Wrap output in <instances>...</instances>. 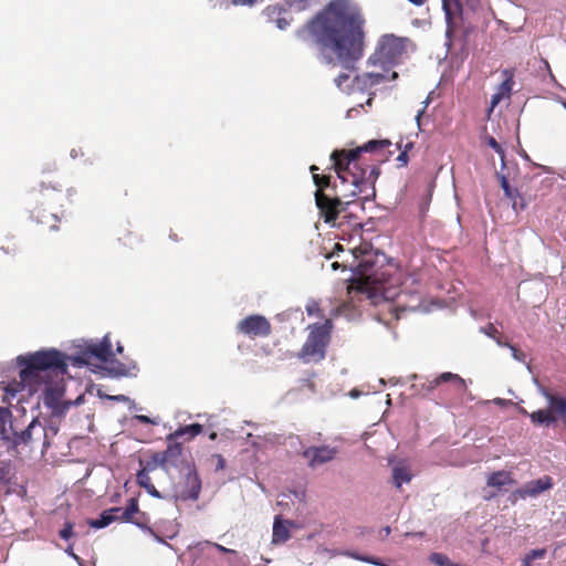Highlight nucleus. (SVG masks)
Masks as SVG:
<instances>
[{
  "label": "nucleus",
  "instance_id": "1",
  "mask_svg": "<svg viewBox=\"0 0 566 566\" xmlns=\"http://www.w3.org/2000/svg\"><path fill=\"white\" fill-rule=\"evenodd\" d=\"M365 19L353 0H332L307 25L297 31L301 39L306 34L319 46L322 59L327 64H339L346 72L334 80L345 93L354 90L367 91L388 81L384 73L368 72L353 76L355 63L364 53Z\"/></svg>",
  "mask_w": 566,
  "mask_h": 566
},
{
  "label": "nucleus",
  "instance_id": "2",
  "mask_svg": "<svg viewBox=\"0 0 566 566\" xmlns=\"http://www.w3.org/2000/svg\"><path fill=\"white\" fill-rule=\"evenodd\" d=\"M113 357L112 343L108 335L97 342H85L84 348L76 356L67 357L75 366L88 365L92 358L102 363ZM20 382L15 387L8 388V391L15 395L20 387L34 386L45 381L51 374L63 376L67 373L66 356L56 349L40 350L27 357L19 356Z\"/></svg>",
  "mask_w": 566,
  "mask_h": 566
},
{
  "label": "nucleus",
  "instance_id": "3",
  "mask_svg": "<svg viewBox=\"0 0 566 566\" xmlns=\"http://www.w3.org/2000/svg\"><path fill=\"white\" fill-rule=\"evenodd\" d=\"M389 145V140H369L356 149L334 150L331 154V160L337 176L343 180H347L346 172L349 171L352 174L354 190L350 192V196L364 195L365 198H369L375 195L374 184L379 175V169L377 167H361L358 161L359 156L361 153H371Z\"/></svg>",
  "mask_w": 566,
  "mask_h": 566
},
{
  "label": "nucleus",
  "instance_id": "4",
  "mask_svg": "<svg viewBox=\"0 0 566 566\" xmlns=\"http://www.w3.org/2000/svg\"><path fill=\"white\" fill-rule=\"evenodd\" d=\"M38 446H41L42 452L50 447L49 433L45 426L33 418L24 429L15 428L6 447L9 452L19 454L25 450H33Z\"/></svg>",
  "mask_w": 566,
  "mask_h": 566
},
{
  "label": "nucleus",
  "instance_id": "5",
  "mask_svg": "<svg viewBox=\"0 0 566 566\" xmlns=\"http://www.w3.org/2000/svg\"><path fill=\"white\" fill-rule=\"evenodd\" d=\"M316 170H318L316 166H311L314 184L318 188L315 192L316 206L325 218V221L331 222L335 220L340 212L345 211V206L348 205L349 201L344 202L339 197H333V185L331 184L329 176L317 175L315 174Z\"/></svg>",
  "mask_w": 566,
  "mask_h": 566
},
{
  "label": "nucleus",
  "instance_id": "6",
  "mask_svg": "<svg viewBox=\"0 0 566 566\" xmlns=\"http://www.w3.org/2000/svg\"><path fill=\"white\" fill-rule=\"evenodd\" d=\"M331 323L323 325H314L311 333L303 345L301 357L306 361L321 360L325 356V347L328 342Z\"/></svg>",
  "mask_w": 566,
  "mask_h": 566
},
{
  "label": "nucleus",
  "instance_id": "7",
  "mask_svg": "<svg viewBox=\"0 0 566 566\" xmlns=\"http://www.w3.org/2000/svg\"><path fill=\"white\" fill-rule=\"evenodd\" d=\"M180 472L181 481L174 486L172 497L178 501H197L201 490V481L193 465H185Z\"/></svg>",
  "mask_w": 566,
  "mask_h": 566
},
{
  "label": "nucleus",
  "instance_id": "8",
  "mask_svg": "<svg viewBox=\"0 0 566 566\" xmlns=\"http://www.w3.org/2000/svg\"><path fill=\"white\" fill-rule=\"evenodd\" d=\"M403 52V41L392 34H386L379 40L376 52L369 61H373V63H379L382 66L392 65L398 61Z\"/></svg>",
  "mask_w": 566,
  "mask_h": 566
},
{
  "label": "nucleus",
  "instance_id": "9",
  "mask_svg": "<svg viewBox=\"0 0 566 566\" xmlns=\"http://www.w3.org/2000/svg\"><path fill=\"white\" fill-rule=\"evenodd\" d=\"M154 462L163 468L167 473H170L171 469H181L189 464L182 454V447L177 440L168 441V447L164 452L156 453L153 458Z\"/></svg>",
  "mask_w": 566,
  "mask_h": 566
},
{
  "label": "nucleus",
  "instance_id": "10",
  "mask_svg": "<svg viewBox=\"0 0 566 566\" xmlns=\"http://www.w3.org/2000/svg\"><path fill=\"white\" fill-rule=\"evenodd\" d=\"M64 388L60 382L49 385L43 392V405L51 410L52 417H62L70 409L72 402L63 400Z\"/></svg>",
  "mask_w": 566,
  "mask_h": 566
},
{
  "label": "nucleus",
  "instance_id": "11",
  "mask_svg": "<svg viewBox=\"0 0 566 566\" xmlns=\"http://www.w3.org/2000/svg\"><path fill=\"white\" fill-rule=\"evenodd\" d=\"M238 328L241 333L251 337H264L271 333L269 321L261 315H250L245 317L239 323Z\"/></svg>",
  "mask_w": 566,
  "mask_h": 566
},
{
  "label": "nucleus",
  "instance_id": "12",
  "mask_svg": "<svg viewBox=\"0 0 566 566\" xmlns=\"http://www.w3.org/2000/svg\"><path fill=\"white\" fill-rule=\"evenodd\" d=\"M337 454V449L329 446L306 448L302 455L307 460L308 467L315 469L331 462Z\"/></svg>",
  "mask_w": 566,
  "mask_h": 566
},
{
  "label": "nucleus",
  "instance_id": "13",
  "mask_svg": "<svg viewBox=\"0 0 566 566\" xmlns=\"http://www.w3.org/2000/svg\"><path fill=\"white\" fill-rule=\"evenodd\" d=\"M538 391L547 401V409L554 418V423L560 420L566 428V398L552 394L543 386H538Z\"/></svg>",
  "mask_w": 566,
  "mask_h": 566
},
{
  "label": "nucleus",
  "instance_id": "14",
  "mask_svg": "<svg viewBox=\"0 0 566 566\" xmlns=\"http://www.w3.org/2000/svg\"><path fill=\"white\" fill-rule=\"evenodd\" d=\"M553 485V479L548 475H545L537 480L525 483L521 489L516 490L514 494L521 499L536 497L543 492L551 490Z\"/></svg>",
  "mask_w": 566,
  "mask_h": 566
},
{
  "label": "nucleus",
  "instance_id": "15",
  "mask_svg": "<svg viewBox=\"0 0 566 566\" xmlns=\"http://www.w3.org/2000/svg\"><path fill=\"white\" fill-rule=\"evenodd\" d=\"M442 8L447 21L446 35L450 38L455 31L458 19H461L462 7L460 0H442Z\"/></svg>",
  "mask_w": 566,
  "mask_h": 566
},
{
  "label": "nucleus",
  "instance_id": "16",
  "mask_svg": "<svg viewBox=\"0 0 566 566\" xmlns=\"http://www.w3.org/2000/svg\"><path fill=\"white\" fill-rule=\"evenodd\" d=\"M15 428L17 426L13 421V416L10 409L7 407H0V439L4 446H7Z\"/></svg>",
  "mask_w": 566,
  "mask_h": 566
},
{
  "label": "nucleus",
  "instance_id": "17",
  "mask_svg": "<svg viewBox=\"0 0 566 566\" xmlns=\"http://www.w3.org/2000/svg\"><path fill=\"white\" fill-rule=\"evenodd\" d=\"M347 180H343L339 176V185L333 184V197H339L342 201L347 202L348 205L345 206V209L353 203L354 196H350V192L354 190V187L352 185V174L349 171L346 172ZM357 195H355L356 197Z\"/></svg>",
  "mask_w": 566,
  "mask_h": 566
},
{
  "label": "nucleus",
  "instance_id": "18",
  "mask_svg": "<svg viewBox=\"0 0 566 566\" xmlns=\"http://www.w3.org/2000/svg\"><path fill=\"white\" fill-rule=\"evenodd\" d=\"M442 382H453L458 390L467 389L465 380L463 378H461L458 374H453L450 371L442 373L433 380H429L428 385H427V389L431 391Z\"/></svg>",
  "mask_w": 566,
  "mask_h": 566
},
{
  "label": "nucleus",
  "instance_id": "19",
  "mask_svg": "<svg viewBox=\"0 0 566 566\" xmlns=\"http://www.w3.org/2000/svg\"><path fill=\"white\" fill-rule=\"evenodd\" d=\"M503 74L505 75V80L501 83L497 88V92L491 98V107H495L503 97L510 95L513 87V74L509 70H504Z\"/></svg>",
  "mask_w": 566,
  "mask_h": 566
},
{
  "label": "nucleus",
  "instance_id": "20",
  "mask_svg": "<svg viewBox=\"0 0 566 566\" xmlns=\"http://www.w3.org/2000/svg\"><path fill=\"white\" fill-rule=\"evenodd\" d=\"M289 525H292L290 521H282L280 516L275 517L272 534L273 544H283L290 538Z\"/></svg>",
  "mask_w": 566,
  "mask_h": 566
},
{
  "label": "nucleus",
  "instance_id": "21",
  "mask_svg": "<svg viewBox=\"0 0 566 566\" xmlns=\"http://www.w3.org/2000/svg\"><path fill=\"white\" fill-rule=\"evenodd\" d=\"M122 512V507H112L102 512L98 518L91 520L90 526L93 528H103L108 526L112 522L117 521L118 513Z\"/></svg>",
  "mask_w": 566,
  "mask_h": 566
},
{
  "label": "nucleus",
  "instance_id": "22",
  "mask_svg": "<svg viewBox=\"0 0 566 566\" xmlns=\"http://www.w3.org/2000/svg\"><path fill=\"white\" fill-rule=\"evenodd\" d=\"M202 432V426L192 423L189 426L180 427L175 432L167 436V441H174L186 437V440L192 439Z\"/></svg>",
  "mask_w": 566,
  "mask_h": 566
},
{
  "label": "nucleus",
  "instance_id": "23",
  "mask_svg": "<svg viewBox=\"0 0 566 566\" xmlns=\"http://www.w3.org/2000/svg\"><path fill=\"white\" fill-rule=\"evenodd\" d=\"M412 474L409 468L405 464H397L392 468V481L397 488H401L403 483H409Z\"/></svg>",
  "mask_w": 566,
  "mask_h": 566
},
{
  "label": "nucleus",
  "instance_id": "24",
  "mask_svg": "<svg viewBox=\"0 0 566 566\" xmlns=\"http://www.w3.org/2000/svg\"><path fill=\"white\" fill-rule=\"evenodd\" d=\"M513 479L511 476V473L506 472V471H497V472H493L489 478H488V485L491 486V488H496V489H501L502 486L504 485H507V484H511L513 483Z\"/></svg>",
  "mask_w": 566,
  "mask_h": 566
},
{
  "label": "nucleus",
  "instance_id": "25",
  "mask_svg": "<svg viewBox=\"0 0 566 566\" xmlns=\"http://www.w3.org/2000/svg\"><path fill=\"white\" fill-rule=\"evenodd\" d=\"M137 483L144 488L154 497H161V494L157 491L155 485L151 483L150 476L147 469H143L137 473Z\"/></svg>",
  "mask_w": 566,
  "mask_h": 566
},
{
  "label": "nucleus",
  "instance_id": "26",
  "mask_svg": "<svg viewBox=\"0 0 566 566\" xmlns=\"http://www.w3.org/2000/svg\"><path fill=\"white\" fill-rule=\"evenodd\" d=\"M530 418L531 421L537 426L549 427L554 423V418L549 413L548 409H539L537 411L531 412Z\"/></svg>",
  "mask_w": 566,
  "mask_h": 566
},
{
  "label": "nucleus",
  "instance_id": "27",
  "mask_svg": "<svg viewBox=\"0 0 566 566\" xmlns=\"http://www.w3.org/2000/svg\"><path fill=\"white\" fill-rule=\"evenodd\" d=\"M138 512V503L136 499H130L128 505L125 509H122V512L118 513V520L124 522H130L134 514Z\"/></svg>",
  "mask_w": 566,
  "mask_h": 566
},
{
  "label": "nucleus",
  "instance_id": "28",
  "mask_svg": "<svg viewBox=\"0 0 566 566\" xmlns=\"http://www.w3.org/2000/svg\"><path fill=\"white\" fill-rule=\"evenodd\" d=\"M430 560L438 565V566H454L455 564L452 563L448 556L440 554V553H433L430 555Z\"/></svg>",
  "mask_w": 566,
  "mask_h": 566
},
{
  "label": "nucleus",
  "instance_id": "29",
  "mask_svg": "<svg viewBox=\"0 0 566 566\" xmlns=\"http://www.w3.org/2000/svg\"><path fill=\"white\" fill-rule=\"evenodd\" d=\"M512 208L515 212L523 211L527 207V201L521 196V193H515V197L511 199Z\"/></svg>",
  "mask_w": 566,
  "mask_h": 566
},
{
  "label": "nucleus",
  "instance_id": "30",
  "mask_svg": "<svg viewBox=\"0 0 566 566\" xmlns=\"http://www.w3.org/2000/svg\"><path fill=\"white\" fill-rule=\"evenodd\" d=\"M500 179H501V187H502L506 198H509L511 200L512 198L515 197V193H520L516 189L511 188L509 180L506 179L505 176H501Z\"/></svg>",
  "mask_w": 566,
  "mask_h": 566
},
{
  "label": "nucleus",
  "instance_id": "31",
  "mask_svg": "<svg viewBox=\"0 0 566 566\" xmlns=\"http://www.w3.org/2000/svg\"><path fill=\"white\" fill-rule=\"evenodd\" d=\"M485 143L500 155V157L503 161L504 160V150H503L502 146L495 140V138L492 136H488V137H485Z\"/></svg>",
  "mask_w": 566,
  "mask_h": 566
},
{
  "label": "nucleus",
  "instance_id": "32",
  "mask_svg": "<svg viewBox=\"0 0 566 566\" xmlns=\"http://www.w3.org/2000/svg\"><path fill=\"white\" fill-rule=\"evenodd\" d=\"M144 532L150 535L156 542L161 543L168 547H171L170 544H168L160 535H158L151 527L144 526Z\"/></svg>",
  "mask_w": 566,
  "mask_h": 566
},
{
  "label": "nucleus",
  "instance_id": "33",
  "mask_svg": "<svg viewBox=\"0 0 566 566\" xmlns=\"http://www.w3.org/2000/svg\"><path fill=\"white\" fill-rule=\"evenodd\" d=\"M61 538L67 541L73 536V524L66 522L64 527L60 531Z\"/></svg>",
  "mask_w": 566,
  "mask_h": 566
},
{
  "label": "nucleus",
  "instance_id": "34",
  "mask_svg": "<svg viewBox=\"0 0 566 566\" xmlns=\"http://www.w3.org/2000/svg\"><path fill=\"white\" fill-rule=\"evenodd\" d=\"M480 332L485 334L486 336L491 338H495L499 334V331L494 327L493 324H489L488 326L481 327Z\"/></svg>",
  "mask_w": 566,
  "mask_h": 566
},
{
  "label": "nucleus",
  "instance_id": "35",
  "mask_svg": "<svg viewBox=\"0 0 566 566\" xmlns=\"http://www.w3.org/2000/svg\"><path fill=\"white\" fill-rule=\"evenodd\" d=\"M115 376H130L129 369L122 363H118L114 368Z\"/></svg>",
  "mask_w": 566,
  "mask_h": 566
},
{
  "label": "nucleus",
  "instance_id": "36",
  "mask_svg": "<svg viewBox=\"0 0 566 566\" xmlns=\"http://www.w3.org/2000/svg\"><path fill=\"white\" fill-rule=\"evenodd\" d=\"M546 555L545 548H538L531 551L526 556H528V559L535 560L543 558Z\"/></svg>",
  "mask_w": 566,
  "mask_h": 566
},
{
  "label": "nucleus",
  "instance_id": "37",
  "mask_svg": "<svg viewBox=\"0 0 566 566\" xmlns=\"http://www.w3.org/2000/svg\"><path fill=\"white\" fill-rule=\"evenodd\" d=\"M509 348L511 349V352H512V356H513V358H514L515 360H517V361H523V363L525 361V359H526V355H525L523 352L518 350V349H517L515 346H513V345H511Z\"/></svg>",
  "mask_w": 566,
  "mask_h": 566
},
{
  "label": "nucleus",
  "instance_id": "38",
  "mask_svg": "<svg viewBox=\"0 0 566 566\" xmlns=\"http://www.w3.org/2000/svg\"><path fill=\"white\" fill-rule=\"evenodd\" d=\"M199 545H211V546L216 547L221 553H235V551H233V549L227 548V547H224V546H222L220 544H217V543H211L209 541L200 543Z\"/></svg>",
  "mask_w": 566,
  "mask_h": 566
},
{
  "label": "nucleus",
  "instance_id": "39",
  "mask_svg": "<svg viewBox=\"0 0 566 566\" xmlns=\"http://www.w3.org/2000/svg\"><path fill=\"white\" fill-rule=\"evenodd\" d=\"M416 305H409V306H405L402 304H399L396 308H395V312H396V318L399 319L400 318V314L398 312H405L407 310H416Z\"/></svg>",
  "mask_w": 566,
  "mask_h": 566
},
{
  "label": "nucleus",
  "instance_id": "40",
  "mask_svg": "<svg viewBox=\"0 0 566 566\" xmlns=\"http://www.w3.org/2000/svg\"><path fill=\"white\" fill-rule=\"evenodd\" d=\"M9 470L4 467L0 468V484L6 483L8 481Z\"/></svg>",
  "mask_w": 566,
  "mask_h": 566
},
{
  "label": "nucleus",
  "instance_id": "41",
  "mask_svg": "<svg viewBox=\"0 0 566 566\" xmlns=\"http://www.w3.org/2000/svg\"><path fill=\"white\" fill-rule=\"evenodd\" d=\"M45 429L48 430V433H49V441L51 442V438H53L54 436H56L57 433V427L56 426H49V427H45Z\"/></svg>",
  "mask_w": 566,
  "mask_h": 566
},
{
  "label": "nucleus",
  "instance_id": "42",
  "mask_svg": "<svg viewBox=\"0 0 566 566\" xmlns=\"http://www.w3.org/2000/svg\"><path fill=\"white\" fill-rule=\"evenodd\" d=\"M493 403H495V405H497V406H501V407H504V406L511 405V403H512V401H511V400L503 399V398H494V399H493Z\"/></svg>",
  "mask_w": 566,
  "mask_h": 566
},
{
  "label": "nucleus",
  "instance_id": "43",
  "mask_svg": "<svg viewBox=\"0 0 566 566\" xmlns=\"http://www.w3.org/2000/svg\"><path fill=\"white\" fill-rule=\"evenodd\" d=\"M289 25V21L284 18H279L276 20V27L280 29V30H284L286 27Z\"/></svg>",
  "mask_w": 566,
  "mask_h": 566
},
{
  "label": "nucleus",
  "instance_id": "44",
  "mask_svg": "<svg viewBox=\"0 0 566 566\" xmlns=\"http://www.w3.org/2000/svg\"><path fill=\"white\" fill-rule=\"evenodd\" d=\"M429 103H430V99H429V97H428V98L423 102V107H422V109L418 111L417 116H416V119H417V122H418V123L420 122V117H421V116H422V114L424 113V109L427 108V106L429 105Z\"/></svg>",
  "mask_w": 566,
  "mask_h": 566
},
{
  "label": "nucleus",
  "instance_id": "45",
  "mask_svg": "<svg viewBox=\"0 0 566 566\" xmlns=\"http://www.w3.org/2000/svg\"><path fill=\"white\" fill-rule=\"evenodd\" d=\"M258 0H233L232 3L238 6V4H241V6H245V4H253L255 3Z\"/></svg>",
  "mask_w": 566,
  "mask_h": 566
},
{
  "label": "nucleus",
  "instance_id": "46",
  "mask_svg": "<svg viewBox=\"0 0 566 566\" xmlns=\"http://www.w3.org/2000/svg\"><path fill=\"white\" fill-rule=\"evenodd\" d=\"M391 533V528L389 526H385L384 528L380 530L379 532V536L381 538H386L387 536H389Z\"/></svg>",
  "mask_w": 566,
  "mask_h": 566
},
{
  "label": "nucleus",
  "instance_id": "47",
  "mask_svg": "<svg viewBox=\"0 0 566 566\" xmlns=\"http://www.w3.org/2000/svg\"><path fill=\"white\" fill-rule=\"evenodd\" d=\"M136 419L142 423H151L150 418L144 415L136 416Z\"/></svg>",
  "mask_w": 566,
  "mask_h": 566
},
{
  "label": "nucleus",
  "instance_id": "48",
  "mask_svg": "<svg viewBox=\"0 0 566 566\" xmlns=\"http://www.w3.org/2000/svg\"><path fill=\"white\" fill-rule=\"evenodd\" d=\"M66 553H67L70 556H72V557H73V558H74L78 564H81V559H80V557H78L77 555H75V554L73 553V548H72V546H69V547L66 548Z\"/></svg>",
  "mask_w": 566,
  "mask_h": 566
},
{
  "label": "nucleus",
  "instance_id": "49",
  "mask_svg": "<svg viewBox=\"0 0 566 566\" xmlns=\"http://www.w3.org/2000/svg\"><path fill=\"white\" fill-rule=\"evenodd\" d=\"M397 160H398V161H400V163H402V164H406V163H407V160H408V156H407V154H406L405 151H403V153H401V154H399V155H398V157H397Z\"/></svg>",
  "mask_w": 566,
  "mask_h": 566
},
{
  "label": "nucleus",
  "instance_id": "50",
  "mask_svg": "<svg viewBox=\"0 0 566 566\" xmlns=\"http://www.w3.org/2000/svg\"><path fill=\"white\" fill-rule=\"evenodd\" d=\"M494 340H495V342H496V344H497L499 346H501V347H510V346H511V344H510V343H507V342H502V340H501V338H500V337H497V336L494 338Z\"/></svg>",
  "mask_w": 566,
  "mask_h": 566
},
{
  "label": "nucleus",
  "instance_id": "51",
  "mask_svg": "<svg viewBox=\"0 0 566 566\" xmlns=\"http://www.w3.org/2000/svg\"><path fill=\"white\" fill-rule=\"evenodd\" d=\"M532 562H533L532 559H528V556H525V558L523 559L522 566H532L531 565Z\"/></svg>",
  "mask_w": 566,
  "mask_h": 566
},
{
  "label": "nucleus",
  "instance_id": "52",
  "mask_svg": "<svg viewBox=\"0 0 566 566\" xmlns=\"http://www.w3.org/2000/svg\"><path fill=\"white\" fill-rule=\"evenodd\" d=\"M114 399L116 400H119V401H123V400H126L127 397L123 396V395H118V396H115Z\"/></svg>",
  "mask_w": 566,
  "mask_h": 566
},
{
  "label": "nucleus",
  "instance_id": "53",
  "mask_svg": "<svg viewBox=\"0 0 566 566\" xmlns=\"http://www.w3.org/2000/svg\"><path fill=\"white\" fill-rule=\"evenodd\" d=\"M518 410H520V412H521L522 415H524V416H528V417H530V415H531V413H530L526 409H524V408H520Z\"/></svg>",
  "mask_w": 566,
  "mask_h": 566
},
{
  "label": "nucleus",
  "instance_id": "54",
  "mask_svg": "<svg viewBox=\"0 0 566 566\" xmlns=\"http://www.w3.org/2000/svg\"><path fill=\"white\" fill-rule=\"evenodd\" d=\"M358 395L359 394L356 390H352L350 391V396L354 397V398L358 397Z\"/></svg>",
  "mask_w": 566,
  "mask_h": 566
},
{
  "label": "nucleus",
  "instance_id": "55",
  "mask_svg": "<svg viewBox=\"0 0 566 566\" xmlns=\"http://www.w3.org/2000/svg\"><path fill=\"white\" fill-rule=\"evenodd\" d=\"M338 266H339V264H338L337 262H334V263L332 264L333 270L338 269Z\"/></svg>",
  "mask_w": 566,
  "mask_h": 566
},
{
  "label": "nucleus",
  "instance_id": "56",
  "mask_svg": "<svg viewBox=\"0 0 566 566\" xmlns=\"http://www.w3.org/2000/svg\"><path fill=\"white\" fill-rule=\"evenodd\" d=\"M123 352V346L120 344L117 345V353H122Z\"/></svg>",
  "mask_w": 566,
  "mask_h": 566
},
{
  "label": "nucleus",
  "instance_id": "57",
  "mask_svg": "<svg viewBox=\"0 0 566 566\" xmlns=\"http://www.w3.org/2000/svg\"><path fill=\"white\" fill-rule=\"evenodd\" d=\"M396 77H397V73H396V72H392V73H391V78L394 80V78H396Z\"/></svg>",
  "mask_w": 566,
  "mask_h": 566
},
{
  "label": "nucleus",
  "instance_id": "58",
  "mask_svg": "<svg viewBox=\"0 0 566 566\" xmlns=\"http://www.w3.org/2000/svg\"><path fill=\"white\" fill-rule=\"evenodd\" d=\"M303 9H305V6L304 4H300L298 6V10H303Z\"/></svg>",
  "mask_w": 566,
  "mask_h": 566
},
{
  "label": "nucleus",
  "instance_id": "59",
  "mask_svg": "<svg viewBox=\"0 0 566 566\" xmlns=\"http://www.w3.org/2000/svg\"><path fill=\"white\" fill-rule=\"evenodd\" d=\"M285 1H286L290 6H292L294 0H285Z\"/></svg>",
  "mask_w": 566,
  "mask_h": 566
},
{
  "label": "nucleus",
  "instance_id": "60",
  "mask_svg": "<svg viewBox=\"0 0 566 566\" xmlns=\"http://www.w3.org/2000/svg\"><path fill=\"white\" fill-rule=\"evenodd\" d=\"M563 107L566 109V102H562Z\"/></svg>",
  "mask_w": 566,
  "mask_h": 566
},
{
  "label": "nucleus",
  "instance_id": "61",
  "mask_svg": "<svg viewBox=\"0 0 566 566\" xmlns=\"http://www.w3.org/2000/svg\"><path fill=\"white\" fill-rule=\"evenodd\" d=\"M177 532H175L172 535L169 536V538H174L176 536Z\"/></svg>",
  "mask_w": 566,
  "mask_h": 566
},
{
  "label": "nucleus",
  "instance_id": "62",
  "mask_svg": "<svg viewBox=\"0 0 566 566\" xmlns=\"http://www.w3.org/2000/svg\"><path fill=\"white\" fill-rule=\"evenodd\" d=\"M354 109H348V113L347 115L350 116V113L353 112Z\"/></svg>",
  "mask_w": 566,
  "mask_h": 566
}]
</instances>
